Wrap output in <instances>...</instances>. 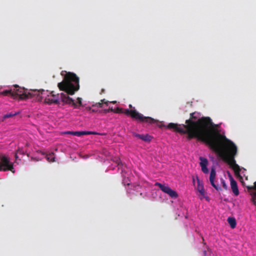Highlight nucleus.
<instances>
[{
  "label": "nucleus",
  "instance_id": "30",
  "mask_svg": "<svg viewBox=\"0 0 256 256\" xmlns=\"http://www.w3.org/2000/svg\"><path fill=\"white\" fill-rule=\"evenodd\" d=\"M114 109H113L112 108H109L108 109V112H114Z\"/></svg>",
  "mask_w": 256,
  "mask_h": 256
},
{
  "label": "nucleus",
  "instance_id": "35",
  "mask_svg": "<svg viewBox=\"0 0 256 256\" xmlns=\"http://www.w3.org/2000/svg\"><path fill=\"white\" fill-rule=\"evenodd\" d=\"M112 103L115 104L116 102L115 101L111 102Z\"/></svg>",
  "mask_w": 256,
  "mask_h": 256
},
{
  "label": "nucleus",
  "instance_id": "13",
  "mask_svg": "<svg viewBox=\"0 0 256 256\" xmlns=\"http://www.w3.org/2000/svg\"><path fill=\"white\" fill-rule=\"evenodd\" d=\"M230 186L232 192L235 196H237L239 194V191L236 181L232 178H230Z\"/></svg>",
  "mask_w": 256,
  "mask_h": 256
},
{
  "label": "nucleus",
  "instance_id": "14",
  "mask_svg": "<svg viewBox=\"0 0 256 256\" xmlns=\"http://www.w3.org/2000/svg\"><path fill=\"white\" fill-rule=\"evenodd\" d=\"M197 182H198V186H197V190L199 192L200 194L201 195L204 196L205 194L204 189V188L203 184L202 182L200 180L198 176L196 177Z\"/></svg>",
  "mask_w": 256,
  "mask_h": 256
},
{
  "label": "nucleus",
  "instance_id": "27",
  "mask_svg": "<svg viewBox=\"0 0 256 256\" xmlns=\"http://www.w3.org/2000/svg\"><path fill=\"white\" fill-rule=\"evenodd\" d=\"M122 110L121 108H118L116 110L114 109V112L116 113H120L122 112Z\"/></svg>",
  "mask_w": 256,
  "mask_h": 256
},
{
  "label": "nucleus",
  "instance_id": "12",
  "mask_svg": "<svg viewBox=\"0 0 256 256\" xmlns=\"http://www.w3.org/2000/svg\"><path fill=\"white\" fill-rule=\"evenodd\" d=\"M132 136L146 142H150L152 138V137L148 134L144 135L133 132Z\"/></svg>",
  "mask_w": 256,
  "mask_h": 256
},
{
  "label": "nucleus",
  "instance_id": "9",
  "mask_svg": "<svg viewBox=\"0 0 256 256\" xmlns=\"http://www.w3.org/2000/svg\"><path fill=\"white\" fill-rule=\"evenodd\" d=\"M60 98L62 101L66 104H72L74 108H78V105L76 102H74V100L68 96L66 94L61 93Z\"/></svg>",
  "mask_w": 256,
  "mask_h": 256
},
{
  "label": "nucleus",
  "instance_id": "11",
  "mask_svg": "<svg viewBox=\"0 0 256 256\" xmlns=\"http://www.w3.org/2000/svg\"><path fill=\"white\" fill-rule=\"evenodd\" d=\"M199 159L200 161V164L201 166L202 172L204 174H208V170L207 168L208 164V160L202 156H200Z\"/></svg>",
  "mask_w": 256,
  "mask_h": 256
},
{
  "label": "nucleus",
  "instance_id": "7",
  "mask_svg": "<svg viewBox=\"0 0 256 256\" xmlns=\"http://www.w3.org/2000/svg\"><path fill=\"white\" fill-rule=\"evenodd\" d=\"M155 186H158L163 192L168 194L172 198H178L177 192L171 189L168 186L159 182H156Z\"/></svg>",
  "mask_w": 256,
  "mask_h": 256
},
{
  "label": "nucleus",
  "instance_id": "4",
  "mask_svg": "<svg viewBox=\"0 0 256 256\" xmlns=\"http://www.w3.org/2000/svg\"><path fill=\"white\" fill-rule=\"evenodd\" d=\"M14 88L12 90L13 93L14 94L13 96L14 98H16L18 97H19L22 100L26 99L32 98L36 95L38 96H40V94L42 95L44 94L43 92H44V90H34L28 92L27 90L24 88L20 87L17 84L14 85Z\"/></svg>",
  "mask_w": 256,
  "mask_h": 256
},
{
  "label": "nucleus",
  "instance_id": "28",
  "mask_svg": "<svg viewBox=\"0 0 256 256\" xmlns=\"http://www.w3.org/2000/svg\"><path fill=\"white\" fill-rule=\"evenodd\" d=\"M86 108L87 110H89L91 111V112H96V110H94V109H92V108H90V107H87Z\"/></svg>",
  "mask_w": 256,
  "mask_h": 256
},
{
  "label": "nucleus",
  "instance_id": "18",
  "mask_svg": "<svg viewBox=\"0 0 256 256\" xmlns=\"http://www.w3.org/2000/svg\"><path fill=\"white\" fill-rule=\"evenodd\" d=\"M18 114H19V112H10V113H9V114H4L3 117H2V120H4L6 119V118H12V117H13L14 116H16Z\"/></svg>",
  "mask_w": 256,
  "mask_h": 256
},
{
  "label": "nucleus",
  "instance_id": "2",
  "mask_svg": "<svg viewBox=\"0 0 256 256\" xmlns=\"http://www.w3.org/2000/svg\"><path fill=\"white\" fill-rule=\"evenodd\" d=\"M58 86L60 90L68 94L73 95L80 88L79 78L74 74L68 72L63 80L59 82Z\"/></svg>",
  "mask_w": 256,
  "mask_h": 256
},
{
  "label": "nucleus",
  "instance_id": "34",
  "mask_svg": "<svg viewBox=\"0 0 256 256\" xmlns=\"http://www.w3.org/2000/svg\"><path fill=\"white\" fill-rule=\"evenodd\" d=\"M192 181H193V182L194 183L195 180H194V178H193V179H192Z\"/></svg>",
  "mask_w": 256,
  "mask_h": 256
},
{
  "label": "nucleus",
  "instance_id": "15",
  "mask_svg": "<svg viewBox=\"0 0 256 256\" xmlns=\"http://www.w3.org/2000/svg\"><path fill=\"white\" fill-rule=\"evenodd\" d=\"M228 222L232 228H236V219L234 218H228Z\"/></svg>",
  "mask_w": 256,
  "mask_h": 256
},
{
  "label": "nucleus",
  "instance_id": "32",
  "mask_svg": "<svg viewBox=\"0 0 256 256\" xmlns=\"http://www.w3.org/2000/svg\"><path fill=\"white\" fill-rule=\"evenodd\" d=\"M18 152H17L16 153L15 156H14L16 160L18 158Z\"/></svg>",
  "mask_w": 256,
  "mask_h": 256
},
{
  "label": "nucleus",
  "instance_id": "20",
  "mask_svg": "<svg viewBox=\"0 0 256 256\" xmlns=\"http://www.w3.org/2000/svg\"><path fill=\"white\" fill-rule=\"evenodd\" d=\"M196 112H192L190 114V118L188 120H191L192 122H194V120L198 119V116H196Z\"/></svg>",
  "mask_w": 256,
  "mask_h": 256
},
{
  "label": "nucleus",
  "instance_id": "16",
  "mask_svg": "<svg viewBox=\"0 0 256 256\" xmlns=\"http://www.w3.org/2000/svg\"><path fill=\"white\" fill-rule=\"evenodd\" d=\"M46 158L49 162H54L55 161L54 154L53 152L46 154Z\"/></svg>",
  "mask_w": 256,
  "mask_h": 256
},
{
  "label": "nucleus",
  "instance_id": "21",
  "mask_svg": "<svg viewBox=\"0 0 256 256\" xmlns=\"http://www.w3.org/2000/svg\"><path fill=\"white\" fill-rule=\"evenodd\" d=\"M82 136L84 135H89V134H99L94 132H90V131H82Z\"/></svg>",
  "mask_w": 256,
  "mask_h": 256
},
{
  "label": "nucleus",
  "instance_id": "26",
  "mask_svg": "<svg viewBox=\"0 0 256 256\" xmlns=\"http://www.w3.org/2000/svg\"><path fill=\"white\" fill-rule=\"evenodd\" d=\"M82 99L80 98H77V102L78 104L80 106H82Z\"/></svg>",
  "mask_w": 256,
  "mask_h": 256
},
{
  "label": "nucleus",
  "instance_id": "8",
  "mask_svg": "<svg viewBox=\"0 0 256 256\" xmlns=\"http://www.w3.org/2000/svg\"><path fill=\"white\" fill-rule=\"evenodd\" d=\"M54 92L50 93V95H48V96L45 98L44 102L48 104H58V95L54 94Z\"/></svg>",
  "mask_w": 256,
  "mask_h": 256
},
{
  "label": "nucleus",
  "instance_id": "3",
  "mask_svg": "<svg viewBox=\"0 0 256 256\" xmlns=\"http://www.w3.org/2000/svg\"><path fill=\"white\" fill-rule=\"evenodd\" d=\"M186 124H182V127L174 123H170L168 125H161L160 127L164 126L170 130H173L174 131L178 132L182 134H187V138L188 140L194 138H191L192 136L194 135V122L191 120H186Z\"/></svg>",
  "mask_w": 256,
  "mask_h": 256
},
{
  "label": "nucleus",
  "instance_id": "19",
  "mask_svg": "<svg viewBox=\"0 0 256 256\" xmlns=\"http://www.w3.org/2000/svg\"><path fill=\"white\" fill-rule=\"evenodd\" d=\"M68 134H70L74 136H82V131L79 132H67Z\"/></svg>",
  "mask_w": 256,
  "mask_h": 256
},
{
  "label": "nucleus",
  "instance_id": "25",
  "mask_svg": "<svg viewBox=\"0 0 256 256\" xmlns=\"http://www.w3.org/2000/svg\"><path fill=\"white\" fill-rule=\"evenodd\" d=\"M98 106L100 108H102V103L101 102H98L95 105L92 106Z\"/></svg>",
  "mask_w": 256,
  "mask_h": 256
},
{
  "label": "nucleus",
  "instance_id": "10",
  "mask_svg": "<svg viewBox=\"0 0 256 256\" xmlns=\"http://www.w3.org/2000/svg\"><path fill=\"white\" fill-rule=\"evenodd\" d=\"M216 176V172L214 168H212L211 169L210 176V181L212 186L214 188L217 190H220V188L214 184V179Z\"/></svg>",
  "mask_w": 256,
  "mask_h": 256
},
{
  "label": "nucleus",
  "instance_id": "31",
  "mask_svg": "<svg viewBox=\"0 0 256 256\" xmlns=\"http://www.w3.org/2000/svg\"><path fill=\"white\" fill-rule=\"evenodd\" d=\"M207 255V251L204 250L202 252V256H206Z\"/></svg>",
  "mask_w": 256,
  "mask_h": 256
},
{
  "label": "nucleus",
  "instance_id": "17",
  "mask_svg": "<svg viewBox=\"0 0 256 256\" xmlns=\"http://www.w3.org/2000/svg\"><path fill=\"white\" fill-rule=\"evenodd\" d=\"M0 94L4 96H8V94H10L12 97L13 98L14 96V93L12 92V90L10 89V90H4L0 92Z\"/></svg>",
  "mask_w": 256,
  "mask_h": 256
},
{
  "label": "nucleus",
  "instance_id": "33",
  "mask_svg": "<svg viewBox=\"0 0 256 256\" xmlns=\"http://www.w3.org/2000/svg\"><path fill=\"white\" fill-rule=\"evenodd\" d=\"M104 112H105L106 113L108 112V110H104Z\"/></svg>",
  "mask_w": 256,
  "mask_h": 256
},
{
  "label": "nucleus",
  "instance_id": "23",
  "mask_svg": "<svg viewBox=\"0 0 256 256\" xmlns=\"http://www.w3.org/2000/svg\"><path fill=\"white\" fill-rule=\"evenodd\" d=\"M222 184L223 188L225 190H227L228 189V186H227L224 180L223 179H222Z\"/></svg>",
  "mask_w": 256,
  "mask_h": 256
},
{
  "label": "nucleus",
  "instance_id": "36",
  "mask_svg": "<svg viewBox=\"0 0 256 256\" xmlns=\"http://www.w3.org/2000/svg\"><path fill=\"white\" fill-rule=\"evenodd\" d=\"M40 98H43V96H40Z\"/></svg>",
  "mask_w": 256,
  "mask_h": 256
},
{
  "label": "nucleus",
  "instance_id": "24",
  "mask_svg": "<svg viewBox=\"0 0 256 256\" xmlns=\"http://www.w3.org/2000/svg\"><path fill=\"white\" fill-rule=\"evenodd\" d=\"M100 102L102 103L103 104H106V105H108V103H110V102L108 100H106L105 99L102 100H100Z\"/></svg>",
  "mask_w": 256,
  "mask_h": 256
},
{
  "label": "nucleus",
  "instance_id": "1",
  "mask_svg": "<svg viewBox=\"0 0 256 256\" xmlns=\"http://www.w3.org/2000/svg\"><path fill=\"white\" fill-rule=\"evenodd\" d=\"M195 138L204 142L228 164L232 167L236 175H240V168L234 159L237 154L236 145L222 136L218 130L219 125L212 122L210 117L203 116L194 122Z\"/></svg>",
  "mask_w": 256,
  "mask_h": 256
},
{
  "label": "nucleus",
  "instance_id": "6",
  "mask_svg": "<svg viewBox=\"0 0 256 256\" xmlns=\"http://www.w3.org/2000/svg\"><path fill=\"white\" fill-rule=\"evenodd\" d=\"M10 170L12 173L15 172L12 162H10V158L6 156H0V171Z\"/></svg>",
  "mask_w": 256,
  "mask_h": 256
},
{
  "label": "nucleus",
  "instance_id": "5",
  "mask_svg": "<svg viewBox=\"0 0 256 256\" xmlns=\"http://www.w3.org/2000/svg\"><path fill=\"white\" fill-rule=\"evenodd\" d=\"M129 108L130 110L126 109L124 111V114L127 116H130L132 118L138 120L140 122H144L150 124H155L156 120L153 118L148 116H144L142 114L138 112L134 108L133 109L132 105L130 104Z\"/></svg>",
  "mask_w": 256,
  "mask_h": 256
},
{
  "label": "nucleus",
  "instance_id": "29",
  "mask_svg": "<svg viewBox=\"0 0 256 256\" xmlns=\"http://www.w3.org/2000/svg\"><path fill=\"white\" fill-rule=\"evenodd\" d=\"M116 162L118 166L122 164V162H120V159H117Z\"/></svg>",
  "mask_w": 256,
  "mask_h": 256
},
{
  "label": "nucleus",
  "instance_id": "22",
  "mask_svg": "<svg viewBox=\"0 0 256 256\" xmlns=\"http://www.w3.org/2000/svg\"><path fill=\"white\" fill-rule=\"evenodd\" d=\"M252 200L254 204L256 206V192H253L251 194Z\"/></svg>",
  "mask_w": 256,
  "mask_h": 256
}]
</instances>
